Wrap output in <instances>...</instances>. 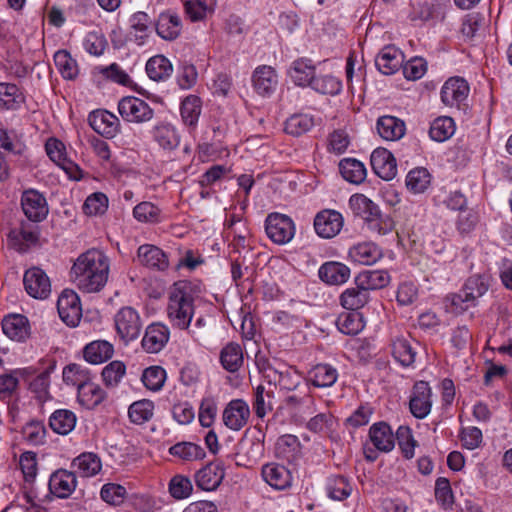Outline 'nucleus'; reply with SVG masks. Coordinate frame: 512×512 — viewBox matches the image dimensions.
I'll use <instances>...</instances> for the list:
<instances>
[{
	"label": "nucleus",
	"mask_w": 512,
	"mask_h": 512,
	"mask_svg": "<svg viewBox=\"0 0 512 512\" xmlns=\"http://www.w3.org/2000/svg\"><path fill=\"white\" fill-rule=\"evenodd\" d=\"M109 258L98 249L82 253L71 268V277L76 286L85 293L99 292L107 283Z\"/></svg>",
	"instance_id": "nucleus-1"
},
{
	"label": "nucleus",
	"mask_w": 512,
	"mask_h": 512,
	"mask_svg": "<svg viewBox=\"0 0 512 512\" xmlns=\"http://www.w3.org/2000/svg\"><path fill=\"white\" fill-rule=\"evenodd\" d=\"M198 281L179 280L168 292L167 316L171 325L180 330H187L195 314L194 302L201 294Z\"/></svg>",
	"instance_id": "nucleus-2"
},
{
	"label": "nucleus",
	"mask_w": 512,
	"mask_h": 512,
	"mask_svg": "<svg viewBox=\"0 0 512 512\" xmlns=\"http://www.w3.org/2000/svg\"><path fill=\"white\" fill-rule=\"evenodd\" d=\"M275 455L286 460L287 466L278 463H268L262 467L263 480H294L303 477L300 468L295 463L302 456V445L297 436L285 434L277 439Z\"/></svg>",
	"instance_id": "nucleus-3"
},
{
	"label": "nucleus",
	"mask_w": 512,
	"mask_h": 512,
	"mask_svg": "<svg viewBox=\"0 0 512 512\" xmlns=\"http://www.w3.org/2000/svg\"><path fill=\"white\" fill-rule=\"evenodd\" d=\"M73 470L58 469L54 471L49 480H64V478L76 477L88 478L98 474L101 471L102 464L100 458L91 452H84L72 461Z\"/></svg>",
	"instance_id": "nucleus-4"
},
{
	"label": "nucleus",
	"mask_w": 512,
	"mask_h": 512,
	"mask_svg": "<svg viewBox=\"0 0 512 512\" xmlns=\"http://www.w3.org/2000/svg\"><path fill=\"white\" fill-rule=\"evenodd\" d=\"M265 231L268 238L278 245L289 243L295 235L293 220L281 213H270L265 220Z\"/></svg>",
	"instance_id": "nucleus-5"
},
{
	"label": "nucleus",
	"mask_w": 512,
	"mask_h": 512,
	"mask_svg": "<svg viewBox=\"0 0 512 512\" xmlns=\"http://www.w3.org/2000/svg\"><path fill=\"white\" fill-rule=\"evenodd\" d=\"M114 323L118 336L125 343L135 340L142 329L139 313L130 306L121 308L115 314Z\"/></svg>",
	"instance_id": "nucleus-6"
},
{
	"label": "nucleus",
	"mask_w": 512,
	"mask_h": 512,
	"mask_svg": "<svg viewBox=\"0 0 512 512\" xmlns=\"http://www.w3.org/2000/svg\"><path fill=\"white\" fill-rule=\"evenodd\" d=\"M38 225L22 221L19 227L10 230L7 236L8 246L19 253H26L39 243Z\"/></svg>",
	"instance_id": "nucleus-7"
},
{
	"label": "nucleus",
	"mask_w": 512,
	"mask_h": 512,
	"mask_svg": "<svg viewBox=\"0 0 512 512\" xmlns=\"http://www.w3.org/2000/svg\"><path fill=\"white\" fill-rule=\"evenodd\" d=\"M118 111L125 121L131 123L147 122L154 116V111L148 103L134 96L122 98L118 103Z\"/></svg>",
	"instance_id": "nucleus-8"
},
{
	"label": "nucleus",
	"mask_w": 512,
	"mask_h": 512,
	"mask_svg": "<svg viewBox=\"0 0 512 512\" xmlns=\"http://www.w3.org/2000/svg\"><path fill=\"white\" fill-rule=\"evenodd\" d=\"M21 208L27 219L33 223L43 221L49 213L45 196L35 189H28L22 193Z\"/></svg>",
	"instance_id": "nucleus-9"
},
{
	"label": "nucleus",
	"mask_w": 512,
	"mask_h": 512,
	"mask_svg": "<svg viewBox=\"0 0 512 512\" xmlns=\"http://www.w3.org/2000/svg\"><path fill=\"white\" fill-rule=\"evenodd\" d=\"M57 310L64 323L71 327L77 326L82 317V308L77 293L70 289L63 290L58 297Z\"/></svg>",
	"instance_id": "nucleus-10"
},
{
	"label": "nucleus",
	"mask_w": 512,
	"mask_h": 512,
	"mask_svg": "<svg viewBox=\"0 0 512 512\" xmlns=\"http://www.w3.org/2000/svg\"><path fill=\"white\" fill-rule=\"evenodd\" d=\"M313 224L315 232L319 237L331 239L342 230L344 218L336 210L324 209L316 214Z\"/></svg>",
	"instance_id": "nucleus-11"
},
{
	"label": "nucleus",
	"mask_w": 512,
	"mask_h": 512,
	"mask_svg": "<svg viewBox=\"0 0 512 512\" xmlns=\"http://www.w3.org/2000/svg\"><path fill=\"white\" fill-rule=\"evenodd\" d=\"M23 284L26 292L36 299H46L51 293L50 279L39 267H32L25 271Z\"/></svg>",
	"instance_id": "nucleus-12"
},
{
	"label": "nucleus",
	"mask_w": 512,
	"mask_h": 512,
	"mask_svg": "<svg viewBox=\"0 0 512 512\" xmlns=\"http://www.w3.org/2000/svg\"><path fill=\"white\" fill-rule=\"evenodd\" d=\"M250 417V408L242 399L231 400L222 413L223 424L232 431H240L246 426Z\"/></svg>",
	"instance_id": "nucleus-13"
},
{
	"label": "nucleus",
	"mask_w": 512,
	"mask_h": 512,
	"mask_svg": "<svg viewBox=\"0 0 512 512\" xmlns=\"http://www.w3.org/2000/svg\"><path fill=\"white\" fill-rule=\"evenodd\" d=\"M412 415L418 419L425 418L431 411V388L425 381H418L414 384L409 401Z\"/></svg>",
	"instance_id": "nucleus-14"
},
{
	"label": "nucleus",
	"mask_w": 512,
	"mask_h": 512,
	"mask_svg": "<svg viewBox=\"0 0 512 512\" xmlns=\"http://www.w3.org/2000/svg\"><path fill=\"white\" fill-rule=\"evenodd\" d=\"M374 173L383 180H392L397 174V163L393 154L386 148H376L370 158Z\"/></svg>",
	"instance_id": "nucleus-15"
},
{
	"label": "nucleus",
	"mask_w": 512,
	"mask_h": 512,
	"mask_svg": "<svg viewBox=\"0 0 512 512\" xmlns=\"http://www.w3.org/2000/svg\"><path fill=\"white\" fill-rule=\"evenodd\" d=\"M469 93L468 83L460 77L449 78L441 89V100L446 106L459 107Z\"/></svg>",
	"instance_id": "nucleus-16"
},
{
	"label": "nucleus",
	"mask_w": 512,
	"mask_h": 512,
	"mask_svg": "<svg viewBox=\"0 0 512 512\" xmlns=\"http://www.w3.org/2000/svg\"><path fill=\"white\" fill-rule=\"evenodd\" d=\"M169 328L162 323L150 324L142 338V347L147 353L160 352L169 341Z\"/></svg>",
	"instance_id": "nucleus-17"
},
{
	"label": "nucleus",
	"mask_w": 512,
	"mask_h": 512,
	"mask_svg": "<svg viewBox=\"0 0 512 512\" xmlns=\"http://www.w3.org/2000/svg\"><path fill=\"white\" fill-rule=\"evenodd\" d=\"M88 120L91 128L106 138H113L118 132L119 120L107 110L93 111Z\"/></svg>",
	"instance_id": "nucleus-18"
},
{
	"label": "nucleus",
	"mask_w": 512,
	"mask_h": 512,
	"mask_svg": "<svg viewBox=\"0 0 512 512\" xmlns=\"http://www.w3.org/2000/svg\"><path fill=\"white\" fill-rule=\"evenodd\" d=\"M252 83L259 95L269 96L277 88L278 76L271 66H259L252 75Z\"/></svg>",
	"instance_id": "nucleus-19"
},
{
	"label": "nucleus",
	"mask_w": 512,
	"mask_h": 512,
	"mask_svg": "<svg viewBox=\"0 0 512 512\" xmlns=\"http://www.w3.org/2000/svg\"><path fill=\"white\" fill-rule=\"evenodd\" d=\"M137 258L142 265L149 268L163 271L169 266L168 256L155 245H141L137 250Z\"/></svg>",
	"instance_id": "nucleus-20"
},
{
	"label": "nucleus",
	"mask_w": 512,
	"mask_h": 512,
	"mask_svg": "<svg viewBox=\"0 0 512 512\" xmlns=\"http://www.w3.org/2000/svg\"><path fill=\"white\" fill-rule=\"evenodd\" d=\"M403 53L394 46L384 47L375 59V65L384 75H392L403 66Z\"/></svg>",
	"instance_id": "nucleus-21"
},
{
	"label": "nucleus",
	"mask_w": 512,
	"mask_h": 512,
	"mask_svg": "<svg viewBox=\"0 0 512 512\" xmlns=\"http://www.w3.org/2000/svg\"><path fill=\"white\" fill-rule=\"evenodd\" d=\"M376 129L379 136L386 141H397L406 132L405 122L391 115H384L378 118Z\"/></svg>",
	"instance_id": "nucleus-22"
},
{
	"label": "nucleus",
	"mask_w": 512,
	"mask_h": 512,
	"mask_svg": "<svg viewBox=\"0 0 512 512\" xmlns=\"http://www.w3.org/2000/svg\"><path fill=\"white\" fill-rule=\"evenodd\" d=\"M319 278L329 285H342L348 281L351 275L350 268L336 261L322 264L318 270Z\"/></svg>",
	"instance_id": "nucleus-23"
},
{
	"label": "nucleus",
	"mask_w": 512,
	"mask_h": 512,
	"mask_svg": "<svg viewBox=\"0 0 512 512\" xmlns=\"http://www.w3.org/2000/svg\"><path fill=\"white\" fill-rule=\"evenodd\" d=\"M369 438L376 450L381 452H389L395 446V435L386 422L374 423L369 429Z\"/></svg>",
	"instance_id": "nucleus-24"
},
{
	"label": "nucleus",
	"mask_w": 512,
	"mask_h": 512,
	"mask_svg": "<svg viewBox=\"0 0 512 512\" xmlns=\"http://www.w3.org/2000/svg\"><path fill=\"white\" fill-rule=\"evenodd\" d=\"M289 75L295 85L300 87H310L316 76V68L312 60L307 58H299L293 61Z\"/></svg>",
	"instance_id": "nucleus-25"
},
{
	"label": "nucleus",
	"mask_w": 512,
	"mask_h": 512,
	"mask_svg": "<svg viewBox=\"0 0 512 512\" xmlns=\"http://www.w3.org/2000/svg\"><path fill=\"white\" fill-rule=\"evenodd\" d=\"M2 329L7 337L18 342L25 341L30 334L28 319L20 314L5 317L2 322Z\"/></svg>",
	"instance_id": "nucleus-26"
},
{
	"label": "nucleus",
	"mask_w": 512,
	"mask_h": 512,
	"mask_svg": "<svg viewBox=\"0 0 512 512\" xmlns=\"http://www.w3.org/2000/svg\"><path fill=\"white\" fill-rule=\"evenodd\" d=\"M77 392L78 402L87 409H94L107 397L106 391L90 380L80 385Z\"/></svg>",
	"instance_id": "nucleus-27"
},
{
	"label": "nucleus",
	"mask_w": 512,
	"mask_h": 512,
	"mask_svg": "<svg viewBox=\"0 0 512 512\" xmlns=\"http://www.w3.org/2000/svg\"><path fill=\"white\" fill-rule=\"evenodd\" d=\"M338 379V371L330 364H317L307 374V380L317 388H328Z\"/></svg>",
	"instance_id": "nucleus-28"
},
{
	"label": "nucleus",
	"mask_w": 512,
	"mask_h": 512,
	"mask_svg": "<svg viewBox=\"0 0 512 512\" xmlns=\"http://www.w3.org/2000/svg\"><path fill=\"white\" fill-rule=\"evenodd\" d=\"M349 206L356 216L366 221L373 222L381 215L379 207L363 194L352 195L349 199Z\"/></svg>",
	"instance_id": "nucleus-29"
},
{
	"label": "nucleus",
	"mask_w": 512,
	"mask_h": 512,
	"mask_svg": "<svg viewBox=\"0 0 512 512\" xmlns=\"http://www.w3.org/2000/svg\"><path fill=\"white\" fill-rule=\"evenodd\" d=\"M181 19L180 17L171 12H163L159 15L156 22L157 34L165 40L176 39L181 32Z\"/></svg>",
	"instance_id": "nucleus-30"
},
{
	"label": "nucleus",
	"mask_w": 512,
	"mask_h": 512,
	"mask_svg": "<svg viewBox=\"0 0 512 512\" xmlns=\"http://www.w3.org/2000/svg\"><path fill=\"white\" fill-rule=\"evenodd\" d=\"M25 102L23 91L14 83H0V109L18 110Z\"/></svg>",
	"instance_id": "nucleus-31"
},
{
	"label": "nucleus",
	"mask_w": 512,
	"mask_h": 512,
	"mask_svg": "<svg viewBox=\"0 0 512 512\" xmlns=\"http://www.w3.org/2000/svg\"><path fill=\"white\" fill-rule=\"evenodd\" d=\"M348 255L354 262L372 265L382 257V252L376 244L364 242L351 247Z\"/></svg>",
	"instance_id": "nucleus-32"
},
{
	"label": "nucleus",
	"mask_w": 512,
	"mask_h": 512,
	"mask_svg": "<svg viewBox=\"0 0 512 512\" xmlns=\"http://www.w3.org/2000/svg\"><path fill=\"white\" fill-rule=\"evenodd\" d=\"M491 285V277L488 274H475L470 276L463 285L465 297L477 304V300L485 295Z\"/></svg>",
	"instance_id": "nucleus-33"
},
{
	"label": "nucleus",
	"mask_w": 512,
	"mask_h": 512,
	"mask_svg": "<svg viewBox=\"0 0 512 512\" xmlns=\"http://www.w3.org/2000/svg\"><path fill=\"white\" fill-rule=\"evenodd\" d=\"M113 345L105 340L93 341L87 344L83 354L87 362L91 364H101L109 360L113 355Z\"/></svg>",
	"instance_id": "nucleus-34"
},
{
	"label": "nucleus",
	"mask_w": 512,
	"mask_h": 512,
	"mask_svg": "<svg viewBox=\"0 0 512 512\" xmlns=\"http://www.w3.org/2000/svg\"><path fill=\"white\" fill-rule=\"evenodd\" d=\"M76 415L68 409H58L49 418L51 429L60 435L69 434L76 425Z\"/></svg>",
	"instance_id": "nucleus-35"
},
{
	"label": "nucleus",
	"mask_w": 512,
	"mask_h": 512,
	"mask_svg": "<svg viewBox=\"0 0 512 512\" xmlns=\"http://www.w3.org/2000/svg\"><path fill=\"white\" fill-rule=\"evenodd\" d=\"M369 300V292L362 285L356 283L355 287L347 288L340 295V304L347 310H358Z\"/></svg>",
	"instance_id": "nucleus-36"
},
{
	"label": "nucleus",
	"mask_w": 512,
	"mask_h": 512,
	"mask_svg": "<svg viewBox=\"0 0 512 512\" xmlns=\"http://www.w3.org/2000/svg\"><path fill=\"white\" fill-rule=\"evenodd\" d=\"M339 171L342 177L353 184L362 183L367 175L362 162L354 158H344L339 162Z\"/></svg>",
	"instance_id": "nucleus-37"
},
{
	"label": "nucleus",
	"mask_w": 512,
	"mask_h": 512,
	"mask_svg": "<svg viewBox=\"0 0 512 512\" xmlns=\"http://www.w3.org/2000/svg\"><path fill=\"white\" fill-rule=\"evenodd\" d=\"M146 72L150 79L159 82L171 76L173 67L165 56L156 55L147 61Z\"/></svg>",
	"instance_id": "nucleus-38"
},
{
	"label": "nucleus",
	"mask_w": 512,
	"mask_h": 512,
	"mask_svg": "<svg viewBox=\"0 0 512 512\" xmlns=\"http://www.w3.org/2000/svg\"><path fill=\"white\" fill-rule=\"evenodd\" d=\"M392 355L401 365L407 367L414 363L416 352L408 338L397 336L391 344Z\"/></svg>",
	"instance_id": "nucleus-39"
},
{
	"label": "nucleus",
	"mask_w": 512,
	"mask_h": 512,
	"mask_svg": "<svg viewBox=\"0 0 512 512\" xmlns=\"http://www.w3.org/2000/svg\"><path fill=\"white\" fill-rule=\"evenodd\" d=\"M202 111V101L196 95L187 96L181 103L180 113L185 125L195 128Z\"/></svg>",
	"instance_id": "nucleus-40"
},
{
	"label": "nucleus",
	"mask_w": 512,
	"mask_h": 512,
	"mask_svg": "<svg viewBox=\"0 0 512 512\" xmlns=\"http://www.w3.org/2000/svg\"><path fill=\"white\" fill-rule=\"evenodd\" d=\"M223 368L229 372H236L243 364V351L238 343H228L220 353Z\"/></svg>",
	"instance_id": "nucleus-41"
},
{
	"label": "nucleus",
	"mask_w": 512,
	"mask_h": 512,
	"mask_svg": "<svg viewBox=\"0 0 512 512\" xmlns=\"http://www.w3.org/2000/svg\"><path fill=\"white\" fill-rule=\"evenodd\" d=\"M389 281V274L384 270L363 271L355 279V282L362 285L367 292L384 288L388 285Z\"/></svg>",
	"instance_id": "nucleus-42"
},
{
	"label": "nucleus",
	"mask_w": 512,
	"mask_h": 512,
	"mask_svg": "<svg viewBox=\"0 0 512 512\" xmlns=\"http://www.w3.org/2000/svg\"><path fill=\"white\" fill-rule=\"evenodd\" d=\"M153 137L155 141L166 150L178 147L180 139L174 127L169 124H159L154 127Z\"/></svg>",
	"instance_id": "nucleus-43"
},
{
	"label": "nucleus",
	"mask_w": 512,
	"mask_h": 512,
	"mask_svg": "<svg viewBox=\"0 0 512 512\" xmlns=\"http://www.w3.org/2000/svg\"><path fill=\"white\" fill-rule=\"evenodd\" d=\"M455 132V124L451 117L443 116L436 118L430 126L429 135L437 142L449 139Z\"/></svg>",
	"instance_id": "nucleus-44"
},
{
	"label": "nucleus",
	"mask_w": 512,
	"mask_h": 512,
	"mask_svg": "<svg viewBox=\"0 0 512 512\" xmlns=\"http://www.w3.org/2000/svg\"><path fill=\"white\" fill-rule=\"evenodd\" d=\"M154 402L148 399H142L132 403L128 410L130 420L135 424H144L149 421L154 414Z\"/></svg>",
	"instance_id": "nucleus-45"
},
{
	"label": "nucleus",
	"mask_w": 512,
	"mask_h": 512,
	"mask_svg": "<svg viewBox=\"0 0 512 512\" xmlns=\"http://www.w3.org/2000/svg\"><path fill=\"white\" fill-rule=\"evenodd\" d=\"M54 62L63 78L72 80L77 77L79 73L77 62L66 50L57 51Z\"/></svg>",
	"instance_id": "nucleus-46"
},
{
	"label": "nucleus",
	"mask_w": 512,
	"mask_h": 512,
	"mask_svg": "<svg viewBox=\"0 0 512 512\" xmlns=\"http://www.w3.org/2000/svg\"><path fill=\"white\" fill-rule=\"evenodd\" d=\"M218 412L217 399L208 395L202 398L199 406L198 419L200 425L205 428H210L215 422Z\"/></svg>",
	"instance_id": "nucleus-47"
},
{
	"label": "nucleus",
	"mask_w": 512,
	"mask_h": 512,
	"mask_svg": "<svg viewBox=\"0 0 512 512\" xmlns=\"http://www.w3.org/2000/svg\"><path fill=\"white\" fill-rule=\"evenodd\" d=\"M431 176L427 169L416 168L411 170L406 177V187L411 192L423 193L430 185Z\"/></svg>",
	"instance_id": "nucleus-48"
},
{
	"label": "nucleus",
	"mask_w": 512,
	"mask_h": 512,
	"mask_svg": "<svg viewBox=\"0 0 512 512\" xmlns=\"http://www.w3.org/2000/svg\"><path fill=\"white\" fill-rule=\"evenodd\" d=\"M314 126V120L307 114H295L285 122V132L293 136H300Z\"/></svg>",
	"instance_id": "nucleus-49"
},
{
	"label": "nucleus",
	"mask_w": 512,
	"mask_h": 512,
	"mask_svg": "<svg viewBox=\"0 0 512 512\" xmlns=\"http://www.w3.org/2000/svg\"><path fill=\"white\" fill-rule=\"evenodd\" d=\"M169 452L171 455L185 461L201 459L205 455L204 450L192 442L177 443L170 447Z\"/></svg>",
	"instance_id": "nucleus-50"
},
{
	"label": "nucleus",
	"mask_w": 512,
	"mask_h": 512,
	"mask_svg": "<svg viewBox=\"0 0 512 512\" xmlns=\"http://www.w3.org/2000/svg\"><path fill=\"white\" fill-rule=\"evenodd\" d=\"M166 380V371L160 366H150L144 369L141 381L151 391H159Z\"/></svg>",
	"instance_id": "nucleus-51"
},
{
	"label": "nucleus",
	"mask_w": 512,
	"mask_h": 512,
	"mask_svg": "<svg viewBox=\"0 0 512 512\" xmlns=\"http://www.w3.org/2000/svg\"><path fill=\"white\" fill-rule=\"evenodd\" d=\"M336 324L339 331L346 335H356L364 328V322L357 313H342Z\"/></svg>",
	"instance_id": "nucleus-52"
},
{
	"label": "nucleus",
	"mask_w": 512,
	"mask_h": 512,
	"mask_svg": "<svg viewBox=\"0 0 512 512\" xmlns=\"http://www.w3.org/2000/svg\"><path fill=\"white\" fill-rule=\"evenodd\" d=\"M108 202V197L104 193L95 192L86 198L82 209L88 216L103 215L108 209Z\"/></svg>",
	"instance_id": "nucleus-53"
},
{
	"label": "nucleus",
	"mask_w": 512,
	"mask_h": 512,
	"mask_svg": "<svg viewBox=\"0 0 512 512\" xmlns=\"http://www.w3.org/2000/svg\"><path fill=\"white\" fill-rule=\"evenodd\" d=\"M310 87L324 95H336L342 89L341 82L332 75L315 76Z\"/></svg>",
	"instance_id": "nucleus-54"
},
{
	"label": "nucleus",
	"mask_w": 512,
	"mask_h": 512,
	"mask_svg": "<svg viewBox=\"0 0 512 512\" xmlns=\"http://www.w3.org/2000/svg\"><path fill=\"white\" fill-rule=\"evenodd\" d=\"M45 150L49 158L63 169H67V166L71 164L66 156L65 145L56 138H49L45 144Z\"/></svg>",
	"instance_id": "nucleus-55"
},
{
	"label": "nucleus",
	"mask_w": 512,
	"mask_h": 512,
	"mask_svg": "<svg viewBox=\"0 0 512 512\" xmlns=\"http://www.w3.org/2000/svg\"><path fill=\"white\" fill-rule=\"evenodd\" d=\"M161 210L152 202L144 201L137 204L133 209V216L143 223H157L160 221Z\"/></svg>",
	"instance_id": "nucleus-56"
},
{
	"label": "nucleus",
	"mask_w": 512,
	"mask_h": 512,
	"mask_svg": "<svg viewBox=\"0 0 512 512\" xmlns=\"http://www.w3.org/2000/svg\"><path fill=\"white\" fill-rule=\"evenodd\" d=\"M101 498L106 503L118 506L122 504L126 498V488L116 482H107L101 489Z\"/></svg>",
	"instance_id": "nucleus-57"
},
{
	"label": "nucleus",
	"mask_w": 512,
	"mask_h": 512,
	"mask_svg": "<svg viewBox=\"0 0 512 512\" xmlns=\"http://www.w3.org/2000/svg\"><path fill=\"white\" fill-rule=\"evenodd\" d=\"M395 439L398 441V446L407 459H411L414 456V449L417 442L413 438L412 430L408 426H400L395 434Z\"/></svg>",
	"instance_id": "nucleus-58"
},
{
	"label": "nucleus",
	"mask_w": 512,
	"mask_h": 512,
	"mask_svg": "<svg viewBox=\"0 0 512 512\" xmlns=\"http://www.w3.org/2000/svg\"><path fill=\"white\" fill-rule=\"evenodd\" d=\"M88 380L89 372L83 369L79 364L72 363L63 369V381L67 385L77 386V390L80 385L86 383Z\"/></svg>",
	"instance_id": "nucleus-59"
},
{
	"label": "nucleus",
	"mask_w": 512,
	"mask_h": 512,
	"mask_svg": "<svg viewBox=\"0 0 512 512\" xmlns=\"http://www.w3.org/2000/svg\"><path fill=\"white\" fill-rule=\"evenodd\" d=\"M126 373V366L123 362L115 360L110 362L102 370V378L107 386L115 387L119 384Z\"/></svg>",
	"instance_id": "nucleus-60"
},
{
	"label": "nucleus",
	"mask_w": 512,
	"mask_h": 512,
	"mask_svg": "<svg viewBox=\"0 0 512 512\" xmlns=\"http://www.w3.org/2000/svg\"><path fill=\"white\" fill-rule=\"evenodd\" d=\"M334 424L335 420L331 413H319L308 421L306 428L313 433L328 434Z\"/></svg>",
	"instance_id": "nucleus-61"
},
{
	"label": "nucleus",
	"mask_w": 512,
	"mask_h": 512,
	"mask_svg": "<svg viewBox=\"0 0 512 512\" xmlns=\"http://www.w3.org/2000/svg\"><path fill=\"white\" fill-rule=\"evenodd\" d=\"M403 75L408 80H418L427 70L426 61L423 58L415 57L402 66Z\"/></svg>",
	"instance_id": "nucleus-62"
},
{
	"label": "nucleus",
	"mask_w": 512,
	"mask_h": 512,
	"mask_svg": "<svg viewBox=\"0 0 512 512\" xmlns=\"http://www.w3.org/2000/svg\"><path fill=\"white\" fill-rule=\"evenodd\" d=\"M225 475L223 463L213 461L197 472L196 480H223Z\"/></svg>",
	"instance_id": "nucleus-63"
},
{
	"label": "nucleus",
	"mask_w": 512,
	"mask_h": 512,
	"mask_svg": "<svg viewBox=\"0 0 512 512\" xmlns=\"http://www.w3.org/2000/svg\"><path fill=\"white\" fill-rule=\"evenodd\" d=\"M130 23L135 32L139 33V35H137L138 38L144 40L148 37L152 19L147 13L141 11L134 13L130 19Z\"/></svg>",
	"instance_id": "nucleus-64"
}]
</instances>
